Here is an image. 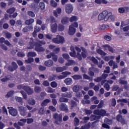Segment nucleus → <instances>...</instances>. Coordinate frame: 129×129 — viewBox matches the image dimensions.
<instances>
[{"mask_svg": "<svg viewBox=\"0 0 129 129\" xmlns=\"http://www.w3.org/2000/svg\"><path fill=\"white\" fill-rule=\"evenodd\" d=\"M53 117L54 119H56L54 121V123L59 125L62 122V118L63 117V116L62 115V114H59L57 113H55L53 114Z\"/></svg>", "mask_w": 129, "mask_h": 129, "instance_id": "3", "label": "nucleus"}, {"mask_svg": "<svg viewBox=\"0 0 129 129\" xmlns=\"http://www.w3.org/2000/svg\"><path fill=\"white\" fill-rule=\"evenodd\" d=\"M68 33L70 36H72L74 35L75 33H76V29H75L74 27H72V26H70Z\"/></svg>", "mask_w": 129, "mask_h": 129, "instance_id": "14", "label": "nucleus"}, {"mask_svg": "<svg viewBox=\"0 0 129 129\" xmlns=\"http://www.w3.org/2000/svg\"><path fill=\"white\" fill-rule=\"evenodd\" d=\"M109 17L111 21H114L115 19L114 15H112V13H108L107 11H104L98 15V19L99 21H102V20H104L106 22L107 21H108Z\"/></svg>", "mask_w": 129, "mask_h": 129, "instance_id": "1", "label": "nucleus"}, {"mask_svg": "<svg viewBox=\"0 0 129 129\" xmlns=\"http://www.w3.org/2000/svg\"><path fill=\"white\" fill-rule=\"evenodd\" d=\"M82 50L83 52H82V55L83 58H86L87 56V53H86V49L84 47H81Z\"/></svg>", "mask_w": 129, "mask_h": 129, "instance_id": "32", "label": "nucleus"}, {"mask_svg": "<svg viewBox=\"0 0 129 129\" xmlns=\"http://www.w3.org/2000/svg\"><path fill=\"white\" fill-rule=\"evenodd\" d=\"M104 88L106 89L107 91L110 89V87L109 86V85L108 84V83H106L104 85Z\"/></svg>", "mask_w": 129, "mask_h": 129, "instance_id": "57", "label": "nucleus"}, {"mask_svg": "<svg viewBox=\"0 0 129 129\" xmlns=\"http://www.w3.org/2000/svg\"><path fill=\"white\" fill-rule=\"evenodd\" d=\"M76 96L77 97H82V93L81 92V91H79L76 92Z\"/></svg>", "mask_w": 129, "mask_h": 129, "instance_id": "60", "label": "nucleus"}, {"mask_svg": "<svg viewBox=\"0 0 129 129\" xmlns=\"http://www.w3.org/2000/svg\"><path fill=\"white\" fill-rule=\"evenodd\" d=\"M24 90L27 92V93L28 94V95H31L34 93V90L28 86H26V87H24Z\"/></svg>", "mask_w": 129, "mask_h": 129, "instance_id": "10", "label": "nucleus"}, {"mask_svg": "<svg viewBox=\"0 0 129 129\" xmlns=\"http://www.w3.org/2000/svg\"><path fill=\"white\" fill-rule=\"evenodd\" d=\"M25 62L27 63V64L33 63V62H34V58L29 57L27 59L25 60Z\"/></svg>", "mask_w": 129, "mask_h": 129, "instance_id": "41", "label": "nucleus"}, {"mask_svg": "<svg viewBox=\"0 0 129 129\" xmlns=\"http://www.w3.org/2000/svg\"><path fill=\"white\" fill-rule=\"evenodd\" d=\"M54 64V61L52 60H48L44 62V65L47 67H52Z\"/></svg>", "mask_w": 129, "mask_h": 129, "instance_id": "16", "label": "nucleus"}, {"mask_svg": "<svg viewBox=\"0 0 129 129\" xmlns=\"http://www.w3.org/2000/svg\"><path fill=\"white\" fill-rule=\"evenodd\" d=\"M96 51L97 53H98V54H100L101 56H105V55H106V53L104 52V51H102V50L100 49H97Z\"/></svg>", "mask_w": 129, "mask_h": 129, "instance_id": "37", "label": "nucleus"}, {"mask_svg": "<svg viewBox=\"0 0 129 129\" xmlns=\"http://www.w3.org/2000/svg\"><path fill=\"white\" fill-rule=\"evenodd\" d=\"M74 10V7L73 5L70 4H68L65 6V11L67 14H71Z\"/></svg>", "mask_w": 129, "mask_h": 129, "instance_id": "6", "label": "nucleus"}, {"mask_svg": "<svg viewBox=\"0 0 129 129\" xmlns=\"http://www.w3.org/2000/svg\"><path fill=\"white\" fill-rule=\"evenodd\" d=\"M88 73L89 76H91L92 77H93V76L95 75L94 72H93V69H92V68H90L89 69V71Z\"/></svg>", "mask_w": 129, "mask_h": 129, "instance_id": "31", "label": "nucleus"}, {"mask_svg": "<svg viewBox=\"0 0 129 129\" xmlns=\"http://www.w3.org/2000/svg\"><path fill=\"white\" fill-rule=\"evenodd\" d=\"M61 96L67 97L68 98H71V97H72V93H71V92H66L61 94Z\"/></svg>", "mask_w": 129, "mask_h": 129, "instance_id": "22", "label": "nucleus"}, {"mask_svg": "<svg viewBox=\"0 0 129 129\" xmlns=\"http://www.w3.org/2000/svg\"><path fill=\"white\" fill-rule=\"evenodd\" d=\"M94 114L96 115H92V118L94 120H97V119H100L101 116H107V113L104 109H96L93 111ZM98 115V116H96Z\"/></svg>", "mask_w": 129, "mask_h": 129, "instance_id": "2", "label": "nucleus"}, {"mask_svg": "<svg viewBox=\"0 0 129 129\" xmlns=\"http://www.w3.org/2000/svg\"><path fill=\"white\" fill-rule=\"evenodd\" d=\"M68 69V67L66 66H63V67H58L56 68L55 70L56 72L58 73H60L61 72H63V71H65V70H67Z\"/></svg>", "mask_w": 129, "mask_h": 129, "instance_id": "11", "label": "nucleus"}, {"mask_svg": "<svg viewBox=\"0 0 129 129\" xmlns=\"http://www.w3.org/2000/svg\"><path fill=\"white\" fill-rule=\"evenodd\" d=\"M8 109H9V112L11 115L12 116H17L18 115V111L17 109L13 108V107H8Z\"/></svg>", "mask_w": 129, "mask_h": 129, "instance_id": "7", "label": "nucleus"}, {"mask_svg": "<svg viewBox=\"0 0 129 129\" xmlns=\"http://www.w3.org/2000/svg\"><path fill=\"white\" fill-rule=\"evenodd\" d=\"M15 99L18 102H23V98L21 97L15 96Z\"/></svg>", "mask_w": 129, "mask_h": 129, "instance_id": "56", "label": "nucleus"}, {"mask_svg": "<svg viewBox=\"0 0 129 129\" xmlns=\"http://www.w3.org/2000/svg\"><path fill=\"white\" fill-rule=\"evenodd\" d=\"M118 82L119 84H123V85H127V81L123 80L121 79H119Z\"/></svg>", "mask_w": 129, "mask_h": 129, "instance_id": "43", "label": "nucleus"}, {"mask_svg": "<svg viewBox=\"0 0 129 129\" xmlns=\"http://www.w3.org/2000/svg\"><path fill=\"white\" fill-rule=\"evenodd\" d=\"M71 103L72 105L71 107V109H73V107H75V106H77V104L76 103V102H75V101L71 100Z\"/></svg>", "mask_w": 129, "mask_h": 129, "instance_id": "50", "label": "nucleus"}, {"mask_svg": "<svg viewBox=\"0 0 129 129\" xmlns=\"http://www.w3.org/2000/svg\"><path fill=\"white\" fill-rule=\"evenodd\" d=\"M41 46H42L41 44H36L35 48V51H37V52H44V51H45V48L43 47H41Z\"/></svg>", "mask_w": 129, "mask_h": 129, "instance_id": "13", "label": "nucleus"}, {"mask_svg": "<svg viewBox=\"0 0 129 129\" xmlns=\"http://www.w3.org/2000/svg\"><path fill=\"white\" fill-rule=\"evenodd\" d=\"M38 113L40 115H43V114L45 113V109L44 108V107H41L40 108L38 111Z\"/></svg>", "mask_w": 129, "mask_h": 129, "instance_id": "48", "label": "nucleus"}, {"mask_svg": "<svg viewBox=\"0 0 129 129\" xmlns=\"http://www.w3.org/2000/svg\"><path fill=\"white\" fill-rule=\"evenodd\" d=\"M34 91L36 93H40L41 91H42V88L39 87V86H36L34 88Z\"/></svg>", "mask_w": 129, "mask_h": 129, "instance_id": "40", "label": "nucleus"}, {"mask_svg": "<svg viewBox=\"0 0 129 129\" xmlns=\"http://www.w3.org/2000/svg\"><path fill=\"white\" fill-rule=\"evenodd\" d=\"M49 102H51V100L49 99H46L41 103V106H43V107H45V106H47L48 103H49Z\"/></svg>", "mask_w": 129, "mask_h": 129, "instance_id": "20", "label": "nucleus"}, {"mask_svg": "<svg viewBox=\"0 0 129 129\" xmlns=\"http://www.w3.org/2000/svg\"><path fill=\"white\" fill-rule=\"evenodd\" d=\"M76 63L75 62V61L74 60L69 59L68 60V62L66 63V67H69V66H73V65H75Z\"/></svg>", "mask_w": 129, "mask_h": 129, "instance_id": "19", "label": "nucleus"}, {"mask_svg": "<svg viewBox=\"0 0 129 129\" xmlns=\"http://www.w3.org/2000/svg\"><path fill=\"white\" fill-rule=\"evenodd\" d=\"M59 109L62 111H65V112H68L69 109H68V106L65 103H61L59 105Z\"/></svg>", "mask_w": 129, "mask_h": 129, "instance_id": "9", "label": "nucleus"}, {"mask_svg": "<svg viewBox=\"0 0 129 129\" xmlns=\"http://www.w3.org/2000/svg\"><path fill=\"white\" fill-rule=\"evenodd\" d=\"M29 45H30V46H28V47H27V49H34V44L33 43V42H29Z\"/></svg>", "mask_w": 129, "mask_h": 129, "instance_id": "58", "label": "nucleus"}, {"mask_svg": "<svg viewBox=\"0 0 129 129\" xmlns=\"http://www.w3.org/2000/svg\"><path fill=\"white\" fill-rule=\"evenodd\" d=\"M52 59L54 62H57V61H58V56L56 55V54H55L54 53H52Z\"/></svg>", "mask_w": 129, "mask_h": 129, "instance_id": "54", "label": "nucleus"}, {"mask_svg": "<svg viewBox=\"0 0 129 129\" xmlns=\"http://www.w3.org/2000/svg\"><path fill=\"white\" fill-rule=\"evenodd\" d=\"M116 119L117 121H119L121 123H125V119L122 115L118 114L116 116Z\"/></svg>", "mask_w": 129, "mask_h": 129, "instance_id": "12", "label": "nucleus"}, {"mask_svg": "<svg viewBox=\"0 0 129 129\" xmlns=\"http://www.w3.org/2000/svg\"><path fill=\"white\" fill-rule=\"evenodd\" d=\"M62 75L63 76V77H67L68 75H71V72L66 71L61 73Z\"/></svg>", "mask_w": 129, "mask_h": 129, "instance_id": "47", "label": "nucleus"}, {"mask_svg": "<svg viewBox=\"0 0 129 129\" xmlns=\"http://www.w3.org/2000/svg\"><path fill=\"white\" fill-rule=\"evenodd\" d=\"M78 20V18H77V17L74 16L73 17H72L70 19V21L72 23V22H75L76 21Z\"/></svg>", "mask_w": 129, "mask_h": 129, "instance_id": "51", "label": "nucleus"}, {"mask_svg": "<svg viewBox=\"0 0 129 129\" xmlns=\"http://www.w3.org/2000/svg\"><path fill=\"white\" fill-rule=\"evenodd\" d=\"M59 102H65L66 103H67V102H68V101H69V99L66 98V97H63L62 96V97H60L59 99Z\"/></svg>", "mask_w": 129, "mask_h": 129, "instance_id": "29", "label": "nucleus"}, {"mask_svg": "<svg viewBox=\"0 0 129 129\" xmlns=\"http://www.w3.org/2000/svg\"><path fill=\"white\" fill-rule=\"evenodd\" d=\"M52 41L53 43L55 44H61L64 43V37L61 36L60 35H57L55 38H54L52 39Z\"/></svg>", "mask_w": 129, "mask_h": 129, "instance_id": "4", "label": "nucleus"}, {"mask_svg": "<svg viewBox=\"0 0 129 129\" xmlns=\"http://www.w3.org/2000/svg\"><path fill=\"white\" fill-rule=\"evenodd\" d=\"M27 14L28 15V16H29V17H31V18H35V13L34 12H33V11H28L27 12Z\"/></svg>", "mask_w": 129, "mask_h": 129, "instance_id": "49", "label": "nucleus"}, {"mask_svg": "<svg viewBox=\"0 0 129 129\" xmlns=\"http://www.w3.org/2000/svg\"><path fill=\"white\" fill-rule=\"evenodd\" d=\"M20 93H21L22 95L23 96V98L24 99L27 100L28 99V97L27 96V93L25 92L24 91H21Z\"/></svg>", "mask_w": 129, "mask_h": 129, "instance_id": "52", "label": "nucleus"}, {"mask_svg": "<svg viewBox=\"0 0 129 129\" xmlns=\"http://www.w3.org/2000/svg\"><path fill=\"white\" fill-rule=\"evenodd\" d=\"M61 22L63 25H66L69 23V18L67 17H64L62 18Z\"/></svg>", "mask_w": 129, "mask_h": 129, "instance_id": "23", "label": "nucleus"}, {"mask_svg": "<svg viewBox=\"0 0 129 129\" xmlns=\"http://www.w3.org/2000/svg\"><path fill=\"white\" fill-rule=\"evenodd\" d=\"M74 124L76 125V126H77L78 125H79V119L77 117H75L74 118Z\"/></svg>", "mask_w": 129, "mask_h": 129, "instance_id": "53", "label": "nucleus"}, {"mask_svg": "<svg viewBox=\"0 0 129 129\" xmlns=\"http://www.w3.org/2000/svg\"><path fill=\"white\" fill-rule=\"evenodd\" d=\"M104 48H105V49L106 50V49H108V51L109 52H111V53H113V48L112 47L109 46L108 44H106L104 45Z\"/></svg>", "mask_w": 129, "mask_h": 129, "instance_id": "25", "label": "nucleus"}, {"mask_svg": "<svg viewBox=\"0 0 129 129\" xmlns=\"http://www.w3.org/2000/svg\"><path fill=\"white\" fill-rule=\"evenodd\" d=\"M80 87L78 85H75L73 88V91L74 92H78L80 91Z\"/></svg>", "mask_w": 129, "mask_h": 129, "instance_id": "36", "label": "nucleus"}, {"mask_svg": "<svg viewBox=\"0 0 129 129\" xmlns=\"http://www.w3.org/2000/svg\"><path fill=\"white\" fill-rule=\"evenodd\" d=\"M110 68L109 67H106L105 68V70L104 71V73H110Z\"/></svg>", "mask_w": 129, "mask_h": 129, "instance_id": "63", "label": "nucleus"}, {"mask_svg": "<svg viewBox=\"0 0 129 129\" xmlns=\"http://www.w3.org/2000/svg\"><path fill=\"white\" fill-rule=\"evenodd\" d=\"M50 6L53 8H57V6H58V4L54 0L50 1Z\"/></svg>", "mask_w": 129, "mask_h": 129, "instance_id": "34", "label": "nucleus"}, {"mask_svg": "<svg viewBox=\"0 0 129 129\" xmlns=\"http://www.w3.org/2000/svg\"><path fill=\"white\" fill-rule=\"evenodd\" d=\"M94 80L95 82H100L102 80V78L101 77H98L94 79Z\"/></svg>", "mask_w": 129, "mask_h": 129, "instance_id": "62", "label": "nucleus"}, {"mask_svg": "<svg viewBox=\"0 0 129 129\" xmlns=\"http://www.w3.org/2000/svg\"><path fill=\"white\" fill-rule=\"evenodd\" d=\"M37 56V53H36L34 51H31L28 52L27 54V57H36Z\"/></svg>", "mask_w": 129, "mask_h": 129, "instance_id": "35", "label": "nucleus"}, {"mask_svg": "<svg viewBox=\"0 0 129 129\" xmlns=\"http://www.w3.org/2000/svg\"><path fill=\"white\" fill-rule=\"evenodd\" d=\"M50 86L52 87V88H56V87L58 86V84L57 82L53 81L50 83Z\"/></svg>", "mask_w": 129, "mask_h": 129, "instance_id": "44", "label": "nucleus"}, {"mask_svg": "<svg viewBox=\"0 0 129 129\" xmlns=\"http://www.w3.org/2000/svg\"><path fill=\"white\" fill-rule=\"evenodd\" d=\"M0 48H1V49L3 50H4V51H8V47H7V46L4 44H1L0 45Z\"/></svg>", "mask_w": 129, "mask_h": 129, "instance_id": "55", "label": "nucleus"}, {"mask_svg": "<svg viewBox=\"0 0 129 129\" xmlns=\"http://www.w3.org/2000/svg\"><path fill=\"white\" fill-rule=\"evenodd\" d=\"M72 78L74 80H79V79H82V76L80 75H75L72 76Z\"/></svg>", "mask_w": 129, "mask_h": 129, "instance_id": "27", "label": "nucleus"}, {"mask_svg": "<svg viewBox=\"0 0 129 129\" xmlns=\"http://www.w3.org/2000/svg\"><path fill=\"white\" fill-rule=\"evenodd\" d=\"M50 29L52 33L57 32V23H51L50 24Z\"/></svg>", "mask_w": 129, "mask_h": 129, "instance_id": "15", "label": "nucleus"}, {"mask_svg": "<svg viewBox=\"0 0 129 129\" xmlns=\"http://www.w3.org/2000/svg\"><path fill=\"white\" fill-rule=\"evenodd\" d=\"M5 37L7 38V39H11L12 38V37H13V35H12V33L6 31L5 33Z\"/></svg>", "mask_w": 129, "mask_h": 129, "instance_id": "39", "label": "nucleus"}, {"mask_svg": "<svg viewBox=\"0 0 129 129\" xmlns=\"http://www.w3.org/2000/svg\"><path fill=\"white\" fill-rule=\"evenodd\" d=\"M17 55L18 57H21L23 58V57H25V53L22 51H19L17 53Z\"/></svg>", "mask_w": 129, "mask_h": 129, "instance_id": "59", "label": "nucleus"}, {"mask_svg": "<svg viewBox=\"0 0 129 129\" xmlns=\"http://www.w3.org/2000/svg\"><path fill=\"white\" fill-rule=\"evenodd\" d=\"M31 30H33V27L32 26L25 27L22 29V32H23V33H27V32H30Z\"/></svg>", "mask_w": 129, "mask_h": 129, "instance_id": "24", "label": "nucleus"}, {"mask_svg": "<svg viewBox=\"0 0 129 129\" xmlns=\"http://www.w3.org/2000/svg\"><path fill=\"white\" fill-rule=\"evenodd\" d=\"M95 3L97 4V5H101V4L106 5V4H107V1L106 0H95Z\"/></svg>", "mask_w": 129, "mask_h": 129, "instance_id": "28", "label": "nucleus"}, {"mask_svg": "<svg viewBox=\"0 0 129 129\" xmlns=\"http://www.w3.org/2000/svg\"><path fill=\"white\" fill-rule=\"evenodd\" d=\"M34 22V19L31 18L29 20H27L25 21V25H31V24H33Z\"/></svg>", "mask_w": 129, "mask_h": 129, "instance_id": "38", "label": "nucleus"}, {"mask_svg": "<svg viewBox=\"0 0 129 129\" xmlns=\"http://www.w3.org/2000/svg\"><path fill=\"white\" fill-rule=\"evenodd\" d=\"M18 67L19 66L18 64H17V63H16L15 61H13L12 62V66H9L8 67V70L11 72H13V71H15V70H17Z\"/></svg>", "mask_w": 129, "mask_h": 129, "instance_id": "8", "label": "nucleus"}, {"mask_svg": "<svg viewBox=\"0 0 129 129\" xmlns=\"http://www.w3.org/2000/svg\"><path fill=\"white\" fill-rule=\"evenodd\" d=\"M82 103L83 104H90V100H82Z\"/></svg>", "mask_w": 129, "mask_h": 129, "instance_id": "64", "label": "nucleus"}, {"mask_svg": "<svg viewBox=\"0 0 129 129\" xmlns=\"http://www.w3.org/2000/svg\"><path fill=\"white\" fill-rule=\"evenodd\" d=\"M60 13H62V9L60 8H58L56 10L53 11L54 16L56 18L58 17V14L59 15Z\"/></svg>", "mask_w": 129, "mask_h": 129, "instance_id": "21", "label": "nucleus"}, {"mask_svg": "<svg viewBox=\"0 0 129 129\" xmlns=\"http://www.w3.org/2000/svg\"><path fill=\"white\" fill-rule=\"evenodd\" d=\"M39 7L41 10H45V3L40 2L39 4Z\"/></svg>", "mask_w": 129, "mask_h": 129, "instance_id": "61", "label": "nucleus"}, {"mask_svg": "<svg viewBox=\"0 0 129 129\" xmlns=\"http://www.w3.org/2000/svg\"><path fill=\"white\" fill-rule=\"evenodd\" d=\"M129 24V19H127L124 21H122L121 24V27H124V26H126V25H128Z\"/></svg>", "mask_w": 129, "mask_h": 129, "instance_id": "42", "label": "nucleus"}, {"mask_svg": "<svg viewBox=\"0 0 129 129\" xmlns=\"http://www.w3.org/2000/svg\"><path fill=\"white\" fill-rule=\"evenodd\" d=\"M28 103L30 105H35L36 104V101L33 99H30L28 100Z\"/></svg>", "mask_w": 129, "mask_h": 129, "instance_id": "46", "label": "nucleus"}, {"mask_svg": "<svg viewBox=\"0 0 129 129\" xmlns=\"http://www.w3.org/2000/svg\"><path fill=\"white\" fill-rule=\"evenodd\" d=\"M64 83L66 85H71V84L73 83V81L71 78H67L64 80Z\"/></svg>", "mask_w": 129, "mask_h": 129, "instance_id": "18", "label": "nucleus"}, {"mask_svg": "<svg viewBox=\"0 0 129 129\" xmlns=\"http://www.w3.org/2000/svg\"><path fill=\"white\" fill-rule=\"evenodd\" d=\"M13 76L11 75H8L3 79H2L1 81H2V82H7V81H9V80H13Z\"/></svg>", "mask_w": 129, "mask_h": 129, "instance_id": "17", "label": "nucleus"}, {"mask_svg": "<svg viewBox=\"0 0 129 129\" xmlns=\"http://www.w3.org/2000/svg\"><path fill=\"white\" fill-rule=\"evenodd\" d=\"M6 12L8 14L12 15V14H14L16 12V9L15 8H11L7 10Z\"/></svg>", "mask_w": 129, "mask_h": 129, "instance_id": "30", "label": "nucleus"}, {"mask_svg": "<svg viewBox=\"0 0 129 129\" xmlns=\"http://www.w3.org/2000/svg\"><path fill=\"white\" fill-rule=\"evenodd\" d=\"M15 94V91H10L6 95V97L7 98H9V97H11V96H12V95H13V94Z\"/></svg>", "mask_w": 129, "mask_h": 129, "instance_id": "45", "label": "nucleus"}, {"mask_svg": "<svg viewBox=\"0 0 129 129\" xmlns=\"http://www.w3.org/2000/svg\"><path fill=\"white\" fill-rule=\"evenodd\" d=\"M55 90V89H53L51 87H48L47 88L46 92H48V93H54Z\"/></svg>", "mask_w": 129, "mask_h": 129, "instance_id": "33", "label": "nucleus"}, {"mask_svg": "<svg viewBox=\"0 0 129 129\" xmlns=\"http://www.w3.org/2000/svg\"><path fill=\"white\" fill-rule=\"evenodd\" d=\"M27 122V119H21L18 122V124L21 126H23Z\"/></svg>", "mask_w": 129, "mask_h": 129, "instance_id": "26", "label": "nucleus"}, {"mask_svg": "<svg viewBox=\"0 0 129 129\" xmlns=\"http://www.w3.org/2000/svg\"><path fill=\"white\" fill-rule=\"evenodd\" d=\"M18 109L22 116H26L27 115V108L23 106H19Z\"/></svg>", "mask_w": 129, "mask_h": 129, "instance_id": "5", "label": "nucleus"}]
</instances>
